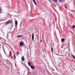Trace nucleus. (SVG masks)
Returning a JSON list of instances; mask_svg holds the SVG:
<instances>
[{
    "mask_svg": "<svg viewBox=\"0 0 75 75\" xmlns=\"http://www.w3.org/2000/svg\"><path fill=\"white\" fill-rule=\"evenodd\" d=\"M23 44H24V42L22 41H21L20 42V46H22L23 45Z\"/></svg>",
    "mask_w": 75,
    "mask_h": 75,
    "instance_id": "nucleus-1",
    "label": "nucleus"
},
{
    "mask_svg": "<svg viewBox=\"0 0 75 75\" xmlns=\"http://www.w3.org/2000/svg\"><path fill=\"white\" fill-rule=\"evenodd\" d=\"M10 23H11V21H7L5 23V24L6 25H7V24H10Z\"/></svg>",
    "mask_w": 75,
    "mask_h": 75,
    "instance_id": "nucleus-2",
    "label": "nucleus"
},
{
    "mask_svg": "<svg viewBox=\"0 0 75 75\" xmlns=\"http://www.w3.org/2000/svg\"><path fill=\"white\" fill-rule=\"evenodd\" d=\"M21 60L22 61H23V62L25 61V59L24 58V56H22L21 58Z\"/></svg>",
    "mask_w": 75,
    "mask_h": 75,
    "instance_id": "nucleus-3",
    "label": "nucleus"
},
{
    "mask_svg": "<svg viewBox=\"0 0 75 75\" xmlns=\"http://www.w3.org/2000/svg\"><path fill=\"white\" fill-rule=\"evenodd\" d=\"M32 41H33V40H34V33H32Z\"/></svg>",
    "mask_w": 75,
    "mask_h": 75,
    "instance_id": "nucleus-4",
    "label": "nucleus"
},
{
    "mask_svg": "<svg viewBox=\"0 0 75 75\" xmlns=\"http://www.w3.org/2000/svg\"><path fill=\"white\" fill-rule=\"evenodd\" d=\"M28 64L30 67H31V62H28Z\"/></svg>",
    "mask_w": 75,
    "mask_h": 75,
    "instance_id": "nucleus-5",
    "label": "nucleus"
},
{
    "mask_svg": "<svg viewBox=\"0 0 75 75\" xmlns=\"http://www.w3.org/2000/svg\"><path fill=\"white\" fill-rule=\"evenodd\" d=\"M32 1L34 3L35 5V6H37V4L36 3V1H35V0H32Z\"/></svg>",
    "mask_w": 75,
    "mask_h": 75,
    "instance_id": "nucleus-6",
    "label": "nucleus"
},
{
    "mask_svg": "<svg viewBox=\"0 0 75 75\" xmlns=\"http://www.w3.org/2000/svg\"><path fill=\"white\" fill-rule=\"evenodd\" d=\"M30 67L32 69H35V67H34L32 65Z\"/></svg>",
    "mask_w": 75,
    "mask_h": 75,
    "instance_id": "nucleus-7",
    "label": "nucleus"
},
{
    "mask_svg": "<svg viewBox=\"0 0 75 75\" xmlns=\"http://www.w3.org/2000/svg\"><path fill=\"white\" fill-rule=\"evenodd\" d=\"M15 23L16 25L17 26V24H18V22L17 21H15Z\"/></svg>",
    "mask_w": 75,
    "mask_h": 75,
    "instance_id": "nucleus-8",
    "label": "nucleus"
},
{
    "mask_svg": "<svg viewBox=\"0 0 75 75\" xmlns=\"http://www.w3.org/2000/svg\"><path fill=\"white\" fill-rule=\"evenodd\" d=\"M64 40H65V39H64V38H62L61 39V41L62 42H63L64 41Z\"/></svg>",
    "mask_w": 75,
    "mask_h": 75,
    "instance_id": "nucleus-9",
    "label": "nucleus"
},
{
    "mask_svg": "<svg viewBox=\"0 0 75 75\" xmlns=\"http://www.w3.org/2000/svg\"><path fill=\"white\" fill-rule=\"evenodd\" d=\"M0 13H2V9H1V8L0 7Z\"/></svg>",
    "mask_w": 75,
    "mask_h": 75,
    "instance_id": "nucleus-10",
    "label": "nucleus"
},
{
    "mask_svg": "<svg viewBox=\"0 0 75 75\" xmlns=\"http://www.w3.org/2000/svg\"><path fill=\"white\" fill-rule=\"evenodd\" d=\"M51 50L52 53H53V49L52 48V46H51Z\"/></svg>",
    "mask_w": 75,
    "mask_h": 75,
    "instance_id": "nucleus-11",
    "label": "nucleus"
},
{
    "mask_svg": "<svg viewBox=\"0 0 75 75\" xmlns=\"http://www.w3.org/2000/svg\"><path fill=\"white\" fill-rule=\"evenodd\" d=\"M23 37V35H20L17 36V37L19 38V37Z\"/></svg>",
    "mask_w": 75,
    "mask_h": 75,
    "instance_id": "nucleus-12",
    "label": "nucleus"
},
{
    "mask_svg": "<svg viewBox=\"0 0 75 75\" xmlns=\"http://www.w3.org/2000/svg\"><path fill=\"white\" fill-rule=\"evenodd\" d=\"M9 11L11 12V13H12L14 12H15V11Z\"/></svg>",
    "mask_w": 75,
    "mask_h": 75,
    "instance_id": "nucleus-13",
    "label": "nucleus"
},
{
    "mask_svg": "<svg viewBox=\"0 0 75 75\" xmlns=\"http://www.w3.org/2000/svg\"><path fill=\"white\" fill-rule=\"evenodd\" d=\"M53 1L54 2H55V3H57L58 1V0H53Z\"/></svg>",
    "mask_w": 75,
    "mask_h": 75,
    "instance_id": "nucleus-14",
    "label": "nucleus"
},
{
    "mask_svg": "<svg viewBox=\"0 0 75 75\" xmlns=\"http://www.w3.org/2000/svg\"><path fill=\"white\" fill-rule=\"evenodd\" d=\"M14 59H16V55H15V54H14Z\"/></svg>",
    "mask_w": 75,
    "mask_h": 75,
    "instance_id": "nucleus-15",
    "label": "nucleus"
},
{
    "mask_svg": "<svg viewBox=\"0 0 75 75\" xmlns=\"http://www.w3.org/2000/svg\"><path fill=\"white\" fill-rule=\"evenodd\" d=\"M64 7L65 8H66V9H67V6H64Z\"/></svg>",
    "mask_w": 75,
    "mask_h": 75,
    "instance_id": "nucleus-16",
    "label": "nucleus"
},
{
    "mask_svg": "<svg viewBox=\"0 0 75 75\" xmlns=\"http://www.w3.org/2000/svg\"><path fill=\"white\" fill-rule=\"evenodd\" d=\"M59 1H60V2H62L64 0H59Z\"/></svg>",
    "mask_w": 75,
    "mask_h": 75,
    "instance_id": "nucleus-17",
    "label": "nucleus"
},
{
    "mask_svg": "<svg viewBox=\"0 0 75 75\" xmlns=\"http://www.w3.org/2000/svg\"><path fill=\"white\" fill-rule=\"evenodd\" d=\"M73 28H75V25H73Z\"/></svg>",
    "mask_w": 75,
    "mask_h": 75,
    "instance_id": "nucleus-18",
    "label": "nucleus"
},
{
    "mask_svg": "<svg viewBox=\"0 0 75 75\" xmlns=\"http://www.w3.org/2000/svg\"><path fill=\"white\" fill-rule=\"evenodd\" d=\"M19 53V52H18V51H17V55H18Z\"/></svg>",
    "mask_w": 75,
    "mask_h": 75,
    "instance_id": "nucleus-19",
    "label": "nucleus"
},
{
    "mask_svg": "<svg viewBox=\"0 0 75 75\" xmlns=\"http://www.w3.org/2000/svg\"><path fill=\"white\" fill-rule=\"evenodd\" d=\"M53 4H54V6H55V7H56V6H55V4H54V3H53Z\"/></svg>",
    "mask_w": 75,
    "mask_h": 75,
    "instance_id": "nucleus-20",
    "label": "nucleus"
},
{
    "mask_svg": "<svg viewBox=\"0 0 75 75\" xmlns=\"http://www.w3.org/2000/svg\"><path fill=\"white\" fill-rule=\"evenodd\" d=\"M48 1H50V2H52V1H51V0H48Z\"/></svg>",
    "mask_w": 75,
    "mask_h": 75,
    "instance_id": "nucleus-21",
    "label": "nucleus"
},
{
    "mask_svg": "<svg viewBox=\"0 0 75 75\" xmlns=\"http://www.w3.org/2000/svg\"><path fill=\"white\" fill-rule=\"evenodd\" d=\"M40 42H42V39H40Z\"/></svg>",
    "mask_w": 75,
    "mask_h": 75,
    "instance_id": "nucleus-22",
    "label": "nucleus"
},
{
    "mask_svg": "<svg viewBox=\"0 0 75 75\" xmlns=\"http://www.w3.org/2000/svg\"><path fill=\"white\" fill-rule=\"evenodd\" d=\"M20 3V1H18V3Z\"/></svg>",
    "mask_w": 75,
    "mask_h": 75,
    "instance_id": "nucleus-23",
    "label": "nucleus"
},
{
    "mask_svg": "<svg viewBox=\"0 0 75 75\" xmlns=\"http://www.w3.org/2000/svg\"><path fill=\"white\" fill-rule=\"evenodd\" d=\"M72 11H75L72 10Z\"/></svg>",
    "mask_w": 75,
    "mask_h": 75,
    "instance_id": "nucleus-24",
    "label": "nucleus"
},
{
    "mask_svg": "<svg viewBox=\"0 0 75 75\" xmlns=\"http://www.w3.org/2000/svg\"><path fill=\"white\" fill-rule=\"evenodd\" d=\"M0 45H1V44H0Z\"/></svg>",
    "mask_w": 75,
    "mask_h": 75,
    "instance_id": "nucleus-25",
    "label": "nucleus"
},
{
    "mask_svg": "<svg viewBox=\"0 0 75 75\" xmlns=\"http://www.w3.org/2000/svg\"><path fill=\"white\" fill-rule=\"evenodd\" d=\"M4 45H3V46Z\"/></svg>",
    "mask_w": 75,
    "mask_h": 75,
    "instance_id": "nucleus-26",
    "label": "nucleus"
}]
</instances>
